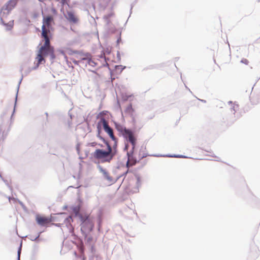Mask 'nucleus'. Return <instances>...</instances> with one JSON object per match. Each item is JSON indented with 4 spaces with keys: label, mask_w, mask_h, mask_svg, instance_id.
I'll return each instance as SVG.
<instances>
[{
    "label": "nucleus",
    "mask_w": 260,
    "mask_h": 260,
    "mask_svg": "<svg viewBox=\"0 0 260 260\" xmlns=\"http://www.w3.org/2000/svg\"><path fill=\"white\" fill-rule=\"evenodd\" d=\"M66 18L71 23H77L78 22V18L75 14L74 12L71 11H68L67 12L66 15H64Z\"/></svg>",
    "instance_id": "nucleus-9"
},
{
    "label": "nucleus",
    "mask_w": 260,
    "mask_h": 260,
    "mask_svg": "<svg viewBox=\"0 0 260 260\" xmlns=\"http://www.w3.org/2000/svg\"><path fill=\"white\" fill-rule=\"evenodd\" d=\"M20 253H21V247L19 248V250L18 251V260H20Z\"/></svg>",
    "instance_id": "nucleus-18"
},
{
    "label": "nucleus",
    "mask_w": 260,
    "mask_h": 260,
    "mask_svg": "<svg viewBox=\"0 0 260 260\" xmlns=\"http://www.w3.org/2000/svg\"><path fill=\"white\" fill-rule=\"evenodd\" d=\"M80 218L81 221V230L83 233H88L92 231L94 223L88 215H81Z\"/></svg>",
    "instance_id": "nucleus-5"
},
{
    "label": "nucleus",
    "mask_w": 260,
    "mask_h": 260,
    "mask_svg": "<svg viewBox=\"0 0 260 260\" xmlns=\"http://www.w3.org/2000/svg\"><path fill=\"white\" fill-rule=\"evenodd\" d=\"M107 111H103L102 112H101L98 115V118H99L100 119V120H101V118H105L104 117V116L105 115H106V114L107 113Z\"/></svg>",
    "instance_id": "nucleus-15"
},
{
    "label": "nucleus",
    "mask_w": 260,
    "mask_h": 260,
    "mask_svg": "<svg viewBox=\"0 0 260 260\" xmlns=\"http://www.w3.org/2000/svg\"><path fill=\"white\" fill-rule=\"evenodd\" d=\"M73 61V62H74V63H75L77 64V61Z\"/></svg>",
    "instance_id": "nucleus-23"
},
{
    "label": "nucleus",
    "mask_w": 260,
    "mask_h": 260,
    "mask_svg": "<svg viewBox=\"0 0 260 260\" xmlns=\"http://www.w3.org/2000/svg\"><path fill=\"white\" fill-rule=\"evenodd\" d=\"M115 128L122 135H123V134H124L126 132V131H127L128 129L126 128V127L123 126L120 124H116Z\"/></svg>",
    "instance_id": "nucleus-12"
},
{
    "label": "nucleus",
    "mask_w": 260,
    "mask_h": 260,
    "mask_svg": "<svg viewBox=\"0 0 260 260\" xmlns=\"http://www.w3.org/2000/svg\"><path fill=\"white\" fill-rule=\"evenodd\" d=\"M102 126L105 132L109 136L110 138L114 142L113 145L117 146V139L115 137L114 135L113 129L110 127L108 124V121L105 118H101V120H99L97 123V128L99 132L101 129Z\"/></svg>",
    "instance_id": "nucleus-3"
},
{
    "label": "nucleus",
    "mask_w": 260,
    "mask_h": 260,
    "mask_svg": "<svg viewBox=\"0 0 260 260\" xmlns=\"http://www.w3.org/2000/svg\"><path fill=\"white\" fill-rule=\"evenodd\" d=\"M126 111L128 113H129L131 114H133V113L134 112L135 110L133 109L132 104H130L129 105H128V106L127 107Z\"/></svg>",
    "instance_id": "nucleus-14"
},
{
    "label": "nucleus",
    "mask_w": 260,
    "mask_h": 260,
    "mask_svg": "<svg viewBox=\"0 0 260 260\" xmlns=\"http://www.w3.org/2000/svg\"><path fill=\"white\" fill-rule=\"evenodd\" d=\"M73 212L75 213L76 215H77L79 212V208L78 207H74L73 208Z\"/></svg>",
    "instance_id": "nucleus-16"
},
{
    "label": "nucleus",
    "mask_w": 260,
    "mask_h": 260,
    "mask_svg": "<svg viewBox=\"0 0 260 260\" xmlns=\"http://www.w3.org/2000/svg\"><path fill=\"white\" fill-rule=\"evenodd\" d=\"M52 22H53L52 16L48 15L44 17L43 20V25L42 26L41 36L42 38L51 37L52 34L50 31V27Z\"/></svg>",
    "instance_id": "nucleus-4"
},
{
    "label": "nucleus",
    "mask_w": 260,
    "mask_h": 260,
    "mask_svg": "<svg viewBox=\"0 0 260 260\" xmlns=\"http://www.w3.org/2000/svg\"><path fill=\"white\" fill-rule=\"evenodd\" d=\"M1 19H2V21L3 23H4V21L3 19V18H2Z\"/></svg>",
    "instance_id": "nucleus-24"
},
{
    "label": "nucleus",
    "mask_w": 260,
    "mask_h": 260,
    "mask_svg": "<svg viewBox=\"0 0 260 260\" xmlns=\"http://www.w3.org/2000/svg\"><path fill=\"white\" fill-rule=\"evenodd\" d=\"M36 221L39 225L45 226L51 222V219L45 216L37 215L36 216Z\"/></svg>",
    "instance_id": "nucleus-8"
},
{
    "label": "nucleus",
    "mask_w": 260,
    "mask_h": 260,
    "mask_svg": "<svg viewBox=\"0 0 260 260\" xmlns=\"http://www.w3.org/2000/svg\"><path fill=\"white\" fill-rule=\"evenodd\" d=\"M13 25V21H12V22H10L9 26L11 27H12Z\"/></svg>",
    "instance_id": "nucleus-22"
},
{
    "label": "nucleus",
    "mask_w": 260,
    "mask_h": 260,
    "mask_svg": "<svg viewBox=\"0 0 260 260\" xmlns=\"http://www.w3.org/2000/svg\"><path fill=\"white\" fill-rule=\"evenodd\" d=\"M242 62H244V63H245L246 64H247L248 63V61L246 59L242 60Z\"/></svg>",
    "instance_id": "nucleus-21"
},
{
    "label": "nucleus",
    "mask_w": 260,
    "mask_h": 260,
    "mask_svg": "<svg viewBox=\"0 0 260 260\" xmlns=\"http://www.w3.org/2000/svg\"><path fill=\"white\" fill-rule=\"evenodd\" d=\"M134 150L132 149V152H129L127 153L128 155V160L126 162L127 167H129L131 166L135 165L137 161H139L138 159H136L135 157V154L134 153Z\"/></svg>",
    "instance_id": "nucleus-7"
},
{
    "label": "nucleus",
    "mask_w": 260,
    "mask_h": 260,
    "mask_svg": "<svg viewBox=\"0 0 260 260\" xmlns=\"http://www.w3.org/2000/svg\"><path fill=\"white\" fill-rule=\"evenodd\" d=\"M100 170H101V172L103 174L104 176L106 179H107L109 180H111V177L109 176V173L105 169H103L102 168H101Z\"/></svg>",
    "instance_id": "nucleus-13"
},
{
    "label": "nucleus",
    "mask_w": 260,
    "mask_h": 260,
    "mask_svg": "<svg viewBox=\"0 0 260 260\" xmlns=\"http://www.w3.org/2000/svg\"><path fill=\"white\" fill-rule=\"evenodd\" d=\"M147 155L148 154L146 151V148L143 147H141L138 153H135V157L136 159H138V160H141Z\"/></svg>",
    "instance_id": "nucleus-10"
},
{
    "label": "nucleus",
    "mask_w": 260,
    "mask_h": 260,
    "mask_svg": "<svg viewBox=\"0 0 260 260\" xmlns=\"http://www.w3.org/2000/svg\"><path fill=\"white\" fill-rule=\"evenodd\" d=\"M79 251L81 253H83L84 252V246L83 244L81 245L79 248Z\"/></svg>",
    "instance_id": "nucleus-17"
},
{
    "label": "nucleus",
    "mask_w": 260,
    "mask_h": 260,
    "mask_svg": "<svg viewBox=\"0 0 260 260\" xmlns=\"http://www.w3.org/2000/svg\"><path fill=\"white\" fill-rule=\"evenodd\" d=\"M43 38L45 42L43 45L40 48L37 52V56L35 58L37 61L35 68H38L41 63L45 62V57L49 56L51 59H54L55 58L54 48L50 45V40L51 37Z\"/></svg>",
    "instance_id": "nucleus-1"
},
{
    "label": "nucleus",
    "mask_w": 260,
    "mask_h": 260,
    "mask_svg": "<svg viewBox=\"0 0 260 260\" xmlns=\"http://www.w3.org/2000/svg\"><path fill=\"white\" fill-rule=\"evenodd\" d=\"M60 3L62 4V5H64L67 3V0H61Z\"/></svg>",
    "instance_id": "nucleus-19"
},
{
    "label": "nucleus",
    "mask_w": 260,
    "mask_h": 260,
    "mask_svg": "<svg viewBox=\"0 0 260 260\" xmlns=\"http://www.w3.org/2000/svg\"><path fill=\"white\" fill-rule=\"evenodd\" d=\"M100 138L106 145L107 150L96 149L93 154V156L95 158L100 160L102 162H110L116 154L115 148L116 146L113 145V148H112L107 141L101 137H100Z\"/></svg>",
    "instance_id": "nucleus-2"
},
{
    "label": "nucleus",
    "mask_w": 260,
    "mask_h": 260,
    "mask_svg": "<svg viewBox=\"0 0 260 260\" xmlns=\"http://www.w3.org/2000/svg\"><path fill=\"white\" fill-rule=\"evenodd\" d=\"M122 136L131 144L132 146V149L134 150L136 145L137 139L133 132L128 129Z\"/></svg>",
    "instance_id": "nucleus-6"
},
{
    "label": "nucleus",
    "mask_w": 260,
    "mask_h": 260,
    "mask_svg": "<svg viewBox=\"0 0 260 260\" xmlns=\"http://www.w3.org/2000/svg\"><path fill=\"white\" fill-rule=\"evenodd\" d=\"M18 0H10L6 5V9L8 11L12 10L17 5Z\"/></svg>",
    "instance_id": "nucleus-11"
},
{
    "label": "nucleus",
    "mask_w": 260,
    "mask_h": 260,
    "mask_svg": "<svg viewBox=\"0 0 260 260\" xmlns=\"http://www.w3.org/2000/svg\"><path fill=\"white\" fill-rule=\"evenodd\" d=\"M96 144H96V143H95V142H92V143H90V144H89V145H90L91 146L94 147V146H96Z\"/></svg>",
    "instance_id": "nucleus-20"
},
{
    "label": "nucleus",
    "mask_w": 260,
    "mask_h": 260,
    "mask_svg": "<svg viewBox=\"0 0 260 260\" xmlns=\"http://www.w3.org/2000/svg\"><path fill=\"white\" fill-rule=\"evenodd\" d=\"M81 59L84 60L85 59V58H82Z\"/></svg>",
    "instance_id": "nucleus-25"
}]
</instances>
